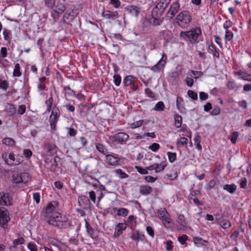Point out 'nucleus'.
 <instances>
[{
  "label": "nucleus",
  "instance_id": "39448f33",
  "mask_svg": "<svg viewBox=\"0 0 251 251\" xmlns=\"http://www.w3.org/2000/svg\"><path fill=\"white\" fill-rule=\"evenodd\" d=\"M8 210L4 207H0V226L6 228L8 223L10 220Z\"/></svg>",
  "mask_w": 251,
  "mask_h": 251
},
{
  "label": "nucleus",
  "instance_id": "5fc2aeb1",
  "mask_svg": "<svg viewBox=\"0 0 251 251\" xmlns=\"http://www.w3.org/2000/svg\"><path fill=\"white\" fill-rule=\"evenodd\" d=\"M54 209V206L51 203H50L46 207V212L47 213H50L52 212Z\"/></svg>",
  "mask_w": 251,
  "mask_h": 251
},
{
  "label": "nucleus",
  "instance_id": "4c0bfd02",
  "mask_svg": "<svg viewBox=\"0 0 251 251\" xmlns=\"http://www.w3.org/2000/svg\"><path fill=\"white\" fill-rule=\"evenodd\" d=\"M20 66L19 63L15 64V68L13 71V75L14 76H20L22 74L20 72Z\"/></svg>",
  "mask_w": 251,
  "mask_h": 251
},
{
  "label": "nucleus",
  "instance_id": "ea45409f",
  "mask_svg": "<svg viewBox=\"0 0 251 251\" xmlns=\"http://www.w3.org/2000/svg\"><path fill=\"white\" fill-rule=\"evenodd\" d=\"M226 87L229 90H236L238 88L236 83L232 81H228L226 84Z\"/></svg>",
  "mask_w": 251,
  "mask_h": 251
},
{
  "label": "nucleus",
  "instance_id": "774afa93",
  "mask_svg": "<svg viewBox=\"0 0 251 251\" xmlns=\"http://www.w3.org/2000/svg\"><path fill=\"white\" fill-rule=\"evenodd\" d=\"M166 250H167L170 251L173 249V246L172 245L173 242L172 241H171V240L167 241L166 242Z\"/></svg>",
  "mask_w": 251,
  "mask_h": 251
},
{
  "label": "nucleus",
  "instance_id": "79ce46f5",
  "mask_svg": "<svg viewBox=\"0 0 251 251\" xmlns=\"http://www.w3.org/2000/svg\"><path fill=\"white\" fill-rule=\"evenodd\" d=\"M136 170L137 171L142 174V175H146L148 174V170L147 169V167L146 168H143L141 167L136 166L135 167Z\"/></svg>",
  "mask_w": 251,
  "mask_h": 251
},
{
  "label": "nucleus",
  "instance_id": "a19ab883",
  "mask_svg": "<svg viewBox=\"0 0 251 251\" xmlns=\"http://www.w3.org/2000/svg\"><path fill=\"white\" fill-rule=\"evenodd\" d=\"M177 143L180 144L183 146H187L188 144V139L185 137H180L178 139Z\"/></svg>",
  "mask_w": 251,
  "mask_h": 251
},
{
  "label": "nucleus",
  "instance_id": "f03ea898",
  "mask_svg": "<svg viewBox=\"0 0 251 251\" xmlns=\"http://www.w3.org/2000/svg\"><path fill=\"white\" fill-rule=\"evenodd\" d=\"M20 170L19 167H15L13 170L8 171L9 173H11L13 183L17 184L22 183H25L30 180V177L29 174L27 173H20Z\"/></svg>",
  "mask_w": 251,
  "mask_h": 251
},
{
  "label": "nucleus",
  "instance_id": "dca6fc26",
  "mask_svg": "<svg viewBox=\"0 0 251 251\" xmlns=\"http://www.w3.org/2000/svg\"><path fill=\"white\" fill-rule=\"evenodd\" d=\"M159 38L167 41H170L172 38V32L168 29L162 30L160 32Z\"/></svg>",
  "mask_w": 251,
  "mask_h": 251
},
{
  "label": "nucleus",
  "instance_id": "a211bd4d",
  "mask_svg": "<svg viewBox=\"0 0 251 251\" xmlns=\"http://www.w3.org/2000/svg\"><path fill=\"white\" fill-rule=\"evenodd\" d=\"M126 11L132 16L137 17L140 13V9L135 6L129 5L126 7Z\"/></svg>",
  "mask_w": 251,
  "mask_h": 251
},
{
  "label": "nucleus",
  "instance_id": "bf43d9fd",
  "mask_svg": "<svg viewBox=\"0 0 251 251\" xmlns=\"http://www.w3.org/2000/svg\"><path fill=\"white\" fill-rule=\"evenodd\" d=\"M247 180L245 177L242 178L240 180V186L242 188H245L247 186Z\"/></svg>",
  "mask_w": 251,
  "mask_h": 251
},
{
  "label": "nucleus",
  "instance_id": "f704fd0d",
  "mask_svg": "<svg viewBox=\"0 0 251 251\" xmlns=\"http://www.w3.org/2000/svg\"><path fill=\"white\" fill-rule=\"evenodd\" d=\"M2 143L7 146H13L15 145V141L11 138H5L2 140Z\"/></svg>",
  "mask_w": 251,
  "mask_h": 251
},
{
  "label": "nucleus",
  "instance_id": "72a5a7b5",
  "mask_svg": "<svg viewBox=\"0 0 251 251\" xmlns=\"http://www.w3.org/2000/svg\"><path fill=\"white\" fill-rule=\"evenodd\" d=\"M152 23L155 25H160L162 23L163 21V19L160 18V16H153L152 15Z\"/></svg>",
  "mask_w": 251,
  "mask_h": 251
},
{
  "label": "nucleus",
  "instance_id": "a878e982",
  "mask_svg": "<svg viewBox=\"0 0 251 251\" xmlns=\"http://www.w3.org/2000/svg\"><path fill=\"white\" fill-rule=\"evenodd\" d=\"M5 110L9 112L11 115H13L16 112V109L14 105L11 103H7L5 105Z\"/></svg>",
  "mask_w": 251,
  "mask_h": 251
},
{
  "label": "nucleus",
  "instance_id": "37998d69",
  "mask_svg": "<svg viewBox=\"0 0 251 251\" xmlns=\"http://www.w3.org/2000/svg\"><path fill=\"white\" fill-rule=\"evenodd\" d=\"M25 242V239L22 237H20L18 239H16L13 241V244L16 246H18L19 245L23 244Z\"/></svg>",
  "mask_w": 251,
  "mask_h": 251
},
{
  "label": "nucleus",
  "instance_id": "0eeeda50",
  "mask_svg": "<svg viewBox=\"0 0 251 251\" xmlns=\"http://www.w3.org/2000/svg\"><path fill=\"white\" fill-rule=\"evenodd\" d=\"M166 59L167 56L163 53L161 59L155 65L152 66L151 70L154 72H159L163 70L166 64Z\"/></svg>",
  "mask_w": 251,
  "mask_h": 251
},
{
  "label": "nucleus",
  "instance_id": "ddd939ff",
  "mask_svg": "<svg viewBox=\"0 0 251 251\" xmlns=\"http://www.w3.org/2000/svg\"><path fill=\"white\" fill-rule=\"evenodd\" d=\"M102 16L108 20H114L118 17V13L117 11H111L110 10H104L102 13Z\"/></svg>",
  "mask_w": 251,
  "mask_h": 251
},
{
  "label": "nucleus",
  "instance_id": "680f3d73",
  "mask_svg": "<svg viewBox=\"0 0 251 251\" xmlns=\"http://www.w3.org/2000/svg\"><path fill=\"white\" fill-rule=\"evenodd\" d=\"M143 122V120H139L138 121L134 122L131 125V127L132 128H135L136 127H140L142 125Z\"/></svg>",
  "mask_w": 251,
  "mask_h": 251
},
{
  "label": "nucleus",
  "instance_id": "0e129e2a",
  "mask_svg": "<svg viewBox=\"0 0 251 251\" xmlns=\"http://www.w3.org/2000/svg\"><path fill=\"white\" fill-rule=\"evenodd\" d=\"M79 199L80 201H82L85 204H88L89 203V200L88 198L82 195L79 197Z\"/></svg>",
  "mask_w": 251,
  "mask_h": 251
},
{
  "label": "nucleus",
  "instance_id": "a18cd8bd",
  "mask_svg": "<svg viewBox=\"0 0 251 251\" xmlns=\"http://www.w3.org/2000/svg\"><path fill=\"white\" fill-rule=\"evenodd\" d=\"M114 82L116 86H119L121 83V77L119 75L116 74L113 76Z\"/></svg>",
  "mask_w": 251,
  "mask_h": 251
},
{
  "label": "nucleus",
  "instance_id": "5701e85b",
  "mask_svg": "<svg viewBox=\"0 0 251 251\" xmlns=\"http://www.w3.org/2000/svg\"><path fill=\"white\" fill-rule=\"evenodd\" d=\"M136 78L132 75H127L125 77L124 83L125 86L131 85L135 81Z\"/></svg>",
  "mask_w": 251,
  "mask_h": 251
},
{
  "label": "nucleus",
  "instance_id": "7c9ffc66",
  "mask_svg": "<svg viewBox=\"0 0 251 251\" xmlns=\"http://www.w3.org/2000/svg\"><path fill=\"white\" fill-rule=\"evenodd\" d=\"M175 124L176 128H179L182 124V117L178 114L175 115Z\"/></svg>",
  "mask_w": 251,
  "mask_h": 251
},
{
  "label": "nucleus",
  "instance_id": "9b49d317",
  "mask_svg": "<svg viewBox=\"0 0 251 251\" xmlns=\"http://www.w3.org/2000/svg\"><path fill=\"white\" fill-rule=\"evenodd\" d=\"M106 163L109 165L117 166L119 165L120 159L112 154L108 153L106 156Z\"/></svg>",
  "mask_w": 251,
  "mask_h": 251
},
{
  "label": "nucleus",
  "instance_id": "412c9836",
  "mask_svg": "<svg viewBox=\"0 0 251 251\" xmlns=\"http://www.w3.org/2000/svg\"><path fill=\"white\" fill-rule=\"evenodd\" d=\"M8 158L9 160H8L7 159H5V161L6 162L8 165H18L20 163V160H17L15 163H14V161H15V154L12 152L9 153Z\"/></svg>",
  "mask_w": 251,
  "mask_h": 251
},
{
  "label": "nucleus",
  "instance_id": "9d476101",
  "mask_svg": "<svg viewBox=\"0 0 251 251\" xmlns=\"http://www.w3.org/2000/svg\"><path fill=\"white\" fill-rule=\"evenodd\" d=\"M50 8L59 15L62 14L66 10V6L65 5L58 0H57L56 2L54 3L53 5L50 6Z\"/></svg>",
  "mask_w": 251,
  "mask_h": 251
},
{
  "label": "nucleus",
  "instance_id": "3c124183",
  "mask_svg": "<svg viewBox=\"0 0 251 251\" xmlns=\"http://www.w3.org/2000/svg\"><path fill=\"white\" fill-rule=\"evenodd\" d=\"M66 129L69 130L68 135L71 137H75L77 134L76 130L71 127H67Z\"/></svg>",
  "mask_w": 251,
  "mask_h": 251
},
{
  "label": "nucleus",
  "instance_id": "4d7b16f0",
  "mask_svg": "<svg viewBox=\"0 0 251 251\" xmlns=\"http://www.w3.org/2000/svg\"><path fill=\"white\" fill-rule=\"evenodd\" d=\"M145 93L148 97L151 98H154L155 97L154 93L150 88H147L145 89Z\"/></svg>",
  "mask_w": 251,
  "mask_h": 251
},
{
  "label": "nucleus",
  "instance_id": "338daca9",
  "mask_svg": "<svg viewBox=\"0 0 251 251\" xmlns=\"http://www.w3.org/2000/svg\"><path fill=\"white\" fill-rule=\"evenodd\" d=\"M110 3L116 8H118L120 5V2L119 0H110Z\"/></svg>",
  "mask_w": 251,
  "mask_h": 251
},
{
  "label": "nucleus",
  "instance_id": "1a4fd4ad",
  "mask_svg": "<svg viewBox=\"0 0 251 251\" xmlns=\"http://www.w3.org/2000/svg\"><path fill=\"white\" fill-rule=\"evenodd\" d=\"M166 8L167 7L164 5L163 3L159 2L152 10L151 14L153 16H161Z\"/></svg>",
  "mask_w": 251,
  "mask_h": 251
},
{
  "label": "nucleus",
  "instance_id": "cd10ccee",
  "mask_svg": "<svg viewBox=\"0 0 251 251\" xmlns=\"http://www.w3.org/2000/svg\"><path fill=\"white\" fill-rule=\"evenodd\" d=\"M236 185L234 184H226L224 185L223 189L226 190L230 193H233L236 190Z\"/></svg>",
  "mask_w": 251,
  "mask_h": 251
},
{
  "label": "nucleus",
  "instance_id": "b1692460",
  "mask_svg": "<svg viewBox=\"0 0 251 251\" xmlns=\"http://www.w3.org/2000/svg\"><path fill=\"white\" fill-rule=\"evenodd\" d=\"M166 161H162L160 163H155V172L158 173L162 172L167 166Z\"/></svg>",
  "mask_w": 251,
  "mask_h": 251
},
{
  "label": "nucleus",
  "instance_id": "e433bc0d",
  "mask_svg": "<svg viewBox=\"0 0 251 251\" xmlns=\"http://www.w3.org/2000/svg\"><path fill=\"white\" fill-rule=\"evenodd\" d=\"M128 210L125 208H121L117 209V215L118 216L126 217L127 215Z\"/></svg>",
  "mask_w": 251,
  "mask_h": 251
},
{
  "label": "nucleus",
  "instance_id": "c03bdc74",
  "mask_svg": "<svg viewBox=\"0 0 251 251\" xmlns=\"http://www.w3.org/2000/svg\"><path fill=\"white\" fill-rule=\"evenodd\" d=\"M188 96L193 100H197L198 99L197 93L192 90H188L187 92Z\"/></svg>",
  "mask_w": 251,
  "mask_h": 251
},
{
  "label": "nucleus",
  "instance_id": "49530a36",
  "mask_svg": "<svg viewBox=\"0 0 251 251\" xmlns=\"http://www.w3.org/2000/svg\"><path fill=\"white\" fill-rule=\"evenodd\" d=\"M233 37L232 32L226 29V30L225 39L227 41H231Z\"/></svg>",
  "mask_w": 251,
  "mask_h": 251
},
{
  "label": "nucleus",
  "instance_id": "4be33fe9",
  "mask_svg": "<svg viewBox=\"0 0 251 251\" xmlns=\"http://www.w3.org/2000/svg\"><path fill=\"white\" fill-rule=\"evenodd\" d=\"M96 148L100 152L105 155V156L109 153L108 150L106 149L105 146L101 144L96 143Z\"/></svg>",
  "mask_w": 251,
  "mask_h": 251
},
{
  "label": "nucleus",
  "instance_id": "13d9d810",
  "mask_svg": "<svg viewBox=\"0 0 251 251\" xmlns=\"http://www.w3.org/2000/svg\"><path fill=\"white\" fill-rule=\"evenodd\" d=\"M26 110V106L24 104L20 105L19 106V108L18 110V113L20 115L24 114Z\"/></svg>",
  "mask_w": 251,
  "mask_h": 251
},
{
  "label": "nucleus",
  "instance_id": "20e7f679",
  "mask_svg": "<svg viewBox=\"0 0 251 251\" xmlns=\"http://www.w3.org/2000/svg\"><path fill=\"white\" fill-rule=\"evenodd\" d=\"M178 25L181 28L187 27L192 21L190 13L188 11H183L176 18Z\"/></svg>",
  "mask_w": 251,
  "mask_h": 251
},
{
  "label": "nucleus",
  "instance_id": "4468645a",
  "mask_svg": "<svg viewBox=\"0 0 251 251\" xmlns=\"http://www.w3.org/2000/svg\"><path fill=\"white\" fill-rule=\"evenodd\" d=\"M10 198L8 193H0V205H11Z\"/></svg>",
  "mask_w": 251,
  "mask_h": 251
},
{
  "label": "nucleus",
  "instance_id": "423d86ee",
  "mask_svg": "<svg viewBox=\"0 0 251 251\" xmlns=\"http://www.w3.org/2000/svg\"><path fill=\"white\" fill-rule=\"evenodd\" d=\"M60 115V111L58 107H53L49 118L50 128L51 129L56 130V124L58 121Z\"/></svg>",
  "mask_w": 251,
  "mask_h": 251
},
{
  "label": "nucleus",
  "instance_id": "bb28decb",
  "mask_svg": "<svg viewBox=\"0 0 251 251\" xmlns=\"http://www.w3.org/2000/svg\"><path fill=\"white\" fill-rule=\"evenodd\" d=\"M48 241L49 244L57 247V248L60 247L61 245L62 244L60 241H58L55 238L52 237H49L48 238Z\"/></svg>",
  "mask_w": 251,
  "mask_h": 251
},
{
  "label": "nucleus",
  "instance_id": "de8ad7c7",
  "mask_svg": "<svg viewBox=\"0 0 251 251\" xmlns=\"http://www.w3.org/2000/svg\"><path fill=\"white\" fill-rule=\"evenodd\" d=\"M9 87V83L6 80H0V88L6 90Z\"/></svg>",
  "mask_w": 251,
  "mask_h": 251
},
{
  "label": "nucleus",
  "instance_id": "603ef678",
  "mask_svg": "<svg viewBox=\"0 0 251 251\" xmlns=\"http://www.w3.org/2000/svg\"><path fill=\"white\" fill-rule=\"evenodd\" d=\"M188 236L186 235H183L182 236L178 237V241L181 245H184L186 241L188 239Z\"/></svg>",
  "mask_w": 251,
  "mask_h": 251
},
{
  "label": "nucleus",
  "instance_id": "2f4dec72",
  "mask_svg": "<svg viewBox=\"0 0 251 251\" xmlns=\"http://www.w3.org/2000/svg\"><path fill=\"white\" fill-rule=\"evenodd\" d=\"M219 224H220V226L224 229H227L229 228L231 226L230 222L228 220L226 219H224L221 221Z\"/></svg>",
  "mask_w": 251,
  "mask_h": 251
},
{
  "label": "nucleus",
  "instance_id": "c9c22d12",
  "mask_svg": "<svg viewBox=\"0 0 251 251\" xmlns=\"http://www.w3.org/2000/svg\"><path fill=\"white\" fill-rule=\"evenodd\" d=\"M114 172L117 174L121 179L126 178L128 177V176L126 173L123 171L121 169H117L114 171Z\"/></svg>",
  "mask_w": 251,
  "mask_h": 251
},
{
  "label": "nucleus",
  "instance_id": "aec40b11",
  "mask_svg": "<svg viewBox=\"0 0 251 251\" xmlns=\"http://www.w3.org/2000/svg\"><path fill=\"white\" fill-rule=\"evenodd\" d=\"M60 160V157L56 156L54 157L53 161H50V163H51L50 166L49 168L50 170L52 172H55L57 168V162Z\"/></svg>",
  "mask_w": 251,
  "mask_h": 251
},
{
  "label": "nucleus",
  "instance_id": "f8f14e48",
  "mask_svg": "<svg viewBox=\"0 0 251 251\" xmlns=\"http://www.w3.org/2000/svg\"><path fill=\"white\" fill-rule=\"evenodd\" d=\"M179 9V3L178 2H173L167 13L168 17L172 18L178 12Z\"/></svg>",
  "mask_w": 251,
  "mask_h": 251
},
{
  "label": "nucleus",
  "instance_id": "2eb2a0df",
  "mask_svg": "<svg viewBox=\"0 0 251 251\" xmlns=\"http://www.w3.org/2000/svg\"><path fill=\"white\" fill-rule=\"evenodd\" d=\"M126 227V224L123 223H119L117 225H116L114 234V237H118L122 233L123 230H125Z\"/></svg>",
  "mask_w": 251,
  "mask_h": 251
},
{
  "label": "nucleus",
  "instance_id": "6e6552de",
  "mask_svg": "<svg viewBox=\"0 0 251 251\" xmlns=\"http://www.w3.org/2000/svg\"><path fill=\"white\" fill-rule=\"evenodd\" d=\"M128 135L124 133L120 132L110 137V139L115 142H118L121 144L125 143L128 139Z\"/></svg>",
  "mask_w": 251,
  "mask_h": 251
},
{
  "label": "nucleus",
  "instance_id": "69168bd1",
  "mask_svg": "<svg viewBox=\"0 0 251 251\" xmlns=\"http://www.w3.org/2000/svg\"><path fill=\"white\" fill-rule=\"evenodd\" d=\"M208 98V95L207 93L203 92L200 93V99L201 100H205Z\"/></svg>",
  "mask_w": 251,
  "mask_h": 251
},
{
  "label": "nucleus",
  "instance_id": "f257e3e1",
  "mask_svg": "<svg viewBox=\"0 0 251 251\" xmlns=\"http://www.w3.org/2000/svg\"><path fill=\"white\" fill-rule=\"evenodd\" d=\"M49 225L53 226L59 228H66L71 225L70 222L67 217L62 214L56 212L47 220Z\"/></svg>",
  "mask_w": 251,
  "mask_h": 251
},
{
  "label": "nucleus",
  "instance_id": "c85d7f7f",
  "mask_svg": "<svg viewBox=\"0 0 251 251\" xmlns=\"http://www.w3.org/2000/svg\"><path fill=\"white\" fill-rule=\"evenodd\" d=\"M194 240L195 244L198 247L204 246L205 243H207V241L200 237H196L194 238Z\"/></svg>",
  "mask_w": 251,
  "mask_h": 251
},
{
  "label": "nucleus",
  "instance_id": "09e8293b",
  "mask_svg": "<svg viewBox=\"0 0 251 251\" xmlns=\"http://www.w3.org/2000/svg\"><path fill=\"white\" fill-rule=\"evenodd\" d=\"M159 148L160 145L156 143L152 144L151 146L149 147V149L154 152L157 151L159 150Z\"/></svg>",
  "mask_w": 251,
  "mask_h": 251
},
{
  "label": "nucleus",
  "instance_id": "8fccbe9b",
  "mask_svg": "<svg viewBox=\"0 0 251 251\" xmlns=\"http://www.w3.org/2000/svg\"><path fill=\"white\" fill-rule=\"evenodd\" d=\"M27 248L30 251H38L37 246L34 243H29L27 244Z\"/></svg>",
  "mask_w": 251,
  "mask_h": 251
},
{
  "label": "nucleus",
  "instance_id": "864d4df0",
  "mask_svg": "<svg viewBox=\"0 0 251 251\" xmlns=\"http://www.w3.org/2000/svg\"><path fill=\"white\" fill-rule=\"evenodd\" d=\"M158 214L159 215L161 218L163 219L166 217L167 214V212L165 208H161L158 210Z\"/></svg>",
  "mask_w": 251,
  "mask_h": 251
},
{
  "label": "nucleus",
  "instance_id": "473e14b6",
  "mask_svg": "<svg viewBox=\"0 0 251 251\" xmlns=\"http://www.w3.org/2000/svg\"><path fill=\"white\" fill-rule=\"evenodd\" d=\"M85 227L88 234L89 235L90 237H93V234L94 233V230L93 228H92V227L87 221H85Z\"/></svg>",
  "mask_w": 251,
  "mask_h": 251
},
{
  "label": "nucleus",
  "instance_id": "c756f323",
  "mask_svg": "<svg viewBox=\"0 0 251 251\" xmlns=\"http://www.w3.org/2000/svg\"><path fill=\"white\" fill-rule=\"evenodd\" d=\"M165 105L163 101L158 102L153 108V110L156 111H163L165 109Z\"/></svg>",
  "mask_w": 251,
  "mask_h": 251
},
{
  "label": "nucleus",
  "instance_id": "7ed1b4c3",
  "mask_svg": "<svg viewBox=\"0 0 251 251\" xmlns=\"http://www.w3.org/2000/svg\"><path fill=\"white\" fill-rule=\"evenodd\" d=\"M201 34V30L198 27L187 31H181L180 37L186 41L189 42L192 44L197 43L198 37Z\"/></svg>",
  "mask_w": 251,
  "mask_h": 251
},
{
  "label": "nucleus",
  "instance_id": "6e6d98bb",
  "mask_svg": "<svg viewBox=\"0 0 251 251\" xmlns=\"http://www.w3.org/2000/svg\"><path fill=\"white\" fill-rule=\"evenodd\" d=\"M239 134L238 132L235 131L232 133L231 137V141L233 144H235Z\"/></svg>",
  "mask_w": 251,
  "mask_h": 251
},
{
  "label": "nucleus",
  "instance_id": "58836bf2",
  "mask_svg": "<svg viewBox=\"0 0 251 251\" xmlns=\"http://www.w3.org/2000/svg\"><path fill=\"white\" fill-rule=\"evenodd\" d=\"M167 155L168 157L169 160L170 162L173 163L176 160V154L175 152H168Z\"/></svg>",
  "mask_w": 251,
  "mask_h": 251
},
{
  "label": "nucleus",
  "instance_id": "f3484780",
  "mask_svg": "<svg viewBox=\"0 0 251 251\" xmlns=\"http://www.w3.org/2000/svg\"><path fill=\"white\" fill-rule=\"evenodd\" d=\"M131 238L133 240L137 241H144L145 236L139 231L137 230H133L131 232Z\"/></svg>",
  "mask_w": 251,
  "mask_h": 251
},
{
  "label": "nucleus",
  "instance_id": "393cba45",
  "mask_svg": "<svg viewBox=\"0 0 251 251\" xmlns=\"http://www.w3.org/2000/svg\"><path fill=\"white\" fill-rule=\"evenodd\" d=\"M152 191V189L151 186L148 185H144L141 187L140 192L142 195H147L151 193Z\"/></svg>",
  "mask_w": 251,
  "mask_h": 251
},
{
  "label": "nucleus",
  "instance_id": "e2e57ef3",
  "mask_svg": "<svg viewBox=\"0 0 251 251\" xmlns=\"http://www.w3.org/2000/svg\"><path fill=\"white\" fill-rule=\"evenodd\" d=\"M146 230L148 234L152 237H154V233L153 229L150 226H148L146 227Z\"/></svg>",
  "mask_w": 251,
  "mask_h": 251
},
{
  "label": "nucleus",
  "instance_id": "6ab92c4d",
  "mask_svg": "<svg viewBox=\"0 0 251 251\" xmlns=\"http://www.w3.org/2000/svg\"><path fill=\"white\" fill-rule=\"evenodd\" d=\"M208 49L209 53L212 54L214 57L218 59L220 58L219 52L218 51L215 46L213 43L209 45Z\"/></svg>",
  "mask_w": 251,
  "mask_h": 251
},
{
  "label": "nucleus",
  "instance_id": "052dcab7",
  "mask_svg": "<svg viewBox=\"0 0 251 251\" xmlns=\"http://www.w3.org/2000/svg\"><path fill=\"white\" fill-rule=\"evenodd\" d=\"M3 34L4 35V38L5 40L8 41L10 40L9 36L10 35V32L9 30L6 29H4L3 31Z\"/></svg>",
  "mask_w": 251,
  "mask_h": 251
}]
</instances>
